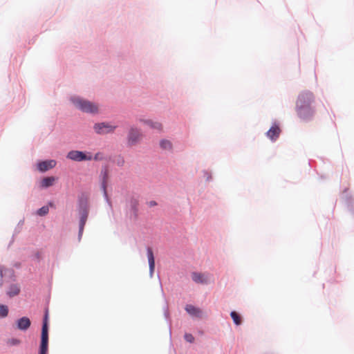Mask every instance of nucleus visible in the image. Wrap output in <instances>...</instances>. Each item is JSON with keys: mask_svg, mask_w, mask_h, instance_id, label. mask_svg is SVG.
<instances>
[{"mask_svg": "<svg viewBox=\"0 0 354 354\" xmlns=\"http://www.w3.org/2000/svg\"><path fill=\"white\" fill-rule=\"evenodd\" d=\"M192 278L194 281L198 283H206L207 282V279L204 274L193 272Z\"/></svg>", "mask_w": 354, "mask_h": 354, "instance_id": "nucleus-14", "label": "nucleus"}, {"mask_svg": "<svg viewBox=\"0 0 354 354\" xmlns=\"http://www.w3.org/2000/svg\"><path fill=\"white\" fill-rule=\"evenodd\" d=\"M88 214V213L86 209H84L81 212V216H80V230H79V237L80 238L82 235L84 227V225L87 221Z\"/></svg>", "mask_w": 354, "mask_h": 354, "instance_id": "nucleus-12", "label": "nucleus"}, {"mask_svg": "<svg viewBox=\"0 0 354 354\" xmlns=\"http://www.w3.org/2000/svg\"><path fill=\"white\" fill-rule=\"evenodd\" d=\"M8 314V308L7 306L0 304V317H6Z\"/></svg>", "mask_w": 354, "mask_h": 354, "instance_id": "nucleus-21", "label": "nucleus"}, {"mask_svg": "<svg viewBox=\"0 0 354 354\" xmlns=\"http://www.w3.org/2000/svg\"><path fill=\"white\" fill-rule=\"evenodd\" d=\"M100 176L102 178V188L103 189L105 196L106 197L107 196L106 187H107V183H108V180H109L108 169L106 168L102 169Z\"/></svg>", "mask_w": 354, "mask_h": 354, "instance_id": "nucleus-10", "label": "nucleus"}, {"mask_svg": "<svg viewBox=\"0 0 354 354\" xmlns=\"http://www.w3.org/2000/svg\"><path fill=\"white\" fill-rule=\"evenodd\" d=\"M71 101L77 109L84 112L91 113L97 112V106L88 100L82 99L79 97H73L71 98Z\"/></svg>", "mask_w": 354, "mask_h": 354, "instance_id": "nucleus-3", "label": "nucleus"}, {"mask_svg": "<svg viewBox=\"0 0 354 354\" xmlns=\"http://www.w3.org/2000/svg\"><path fill=\"white\" fill-rule=\"evenodd\" d=\"M93 128L97 133L106 134L113 132L115 130V127L108 123L102 122L95 124Z\"/></svg>", "mask_w": 354, "mask_h": 354, "instance_id": "nucleus-7", "label": "nucleus"}, {"mask_svg": "<svg viewBox=\"0 0 354 354\" xmlns=\"http://www.w3.org/2000/svg\"><path fill=\"white\" fill-rule=\"evenodd\" d=\"M230 315L236 325H240L241 324V318L236 312H231Z\"/></svg>", "mask_w": 354, "mask_h": 354, "instance_id": "nucleus-20", "label": "nucleus"}, {"mask_svg": "<svg viewBox=\"0 0 354 354\" xmlns=\"http://www.w3.org/2000/svg\"><path fill=\"white\" fill-rule=\"evenodd\" d=\"M142 138L140 131L136 128H131L128 133V144L131 146L136 145Z\"/></svg>", "mask_w": 354, "mask_h": 354, "instance_id": "nucleus-6", "label": "nucleus"}, {"mask_svg": "<svg viewBox=\"0 0 354 354\" xmlns=\"http://www.w3.org/2000/svg\"><path fill=\"white\" fill-rule=\"evenodd\" d=\"M185 339L188 342H193L194 340V337L191 334H185Z\"/></svg>", "mask_w": 354, "mask_h": 354, "instance_id": "nucleus-23", "label": "nucleus"}, {"mask_svg": "<svg viewBox=\"0 0 354 354\" xmlns=\"http://www.w3.org/2000/svg\"><path fill=\"white\" fill-rule=\"evenodd\" d=\"M55 165L56 162L55 160H46L39 162L37 167L39 171H46L51 168H53Z\"/></svg>", "mask_w": 354, "mask_h": 354, "instance_id": "nucleus-11", "label": "nucleus"}, {"mask_svg": "<svg viewBox=\"0 0 354 354\" xmlns=\"http://www.w3.org/2000/svg\"><path fill=\"white\" fill-rule=\"evenodd\" d=\"M314 97L312 93L304 91L299 94L297 101V111L300 118L308 119L313 115L310 104Z\"/></svg>", "mask_w": 354, "mask_h": 354, "instance_id": "nucleus-1", "label": "nucleus"}, {"mask_svg": "<svg viewBox=\"0 0 354 354\" xmlns=\"http://www.w3.org/2000/svg\"><path fill=\"white\" fill-rule=\"evenodd\" d=\"M30 324V320L27 317H23L17 321V327L21 330H26L29 328Z\"/></svg>", "mask_w": 354, "mask_h": 354, "instance_id": "nucleus-8", "label": "nucleus"}, {"mask_svg": "<svg viewBox=\"0 0 354 354\" xmlns=\"http://www.w3.org/2000/svg\"><path fill=\"white\" fill-rule=\"evenodd\" d=\"M185 310L191 315L196 317H201L202 315V311L192 305H187Z\"/></svg>", "mask_w": 354, "mask_h": 354, "instance_id": "nucleus-15", "label": "nucleus"}, {"mask_svg": "<svg viewBox=\"0 0 354 354\" xmlns=\"http://www.w3.org/2000/svg\"><path fill=\"white\" fill-rule=\"evenodd\" d=\"M49 209L48 206H44L38 209L37 214L39 216H44L48 213Z\"/></svg>", "mask_w": 354, "mask_h": 354, "instance_id": "nucleus-22", "label": "nucleus"}, {"mask_svg": "<svg viewBox=\"0 0 354 354\" xmlns=\"http://www.w3.org/2000/svg\"><path fill=\"white\" fill-rule=\"evenodd\" d=\"M160 147L162 149L170 151L172 149V144L169 140H162L160 142Z\"/></svg>", "mask_w": 354, "mask_h": 354, "instance_id": "nucleus-19", "label": "nucleus"}, {"mask_svg": "<svg viewBox=\"0 0 354 354\" xmlns=\"http://www.w3.org/2000/svg\"><path fill=\"white\" fill-rule=\"evenodd\" d=\"M139 198L138 196H131L128 201L129 209L127 211L126 216L131 222L138 219Z\"/></svg>", "mask_w": 354, "mask_h": 354, "instance_id": "nucleus-2", "label": "nucleus"}, {"mask_svg": "<svg viewBox=\"0 0 354 354\" xmlns=\"http://www.w3.org/2000/svg\"><path fill=\"white\" fill-rule=\"evenodd\" d=\"M67 158L76 162L91 160L93 156L91 152L73 150L68 153Z\"/></svg>", "mask_w": 354, "mask_h": 354, "instance_id": "nucleus-5", "label": "nucleus"}, {"mask_svg": "<svg viewBox=\"0 0 354 354\" xmlns=\"http://www.w3.org/2000/svg\"><path fill=\"white\" fill-rule=\"evenodd\" d=\"M150 206H154L156 205V203L155 201H151L149 203Z\"/></svg>", "mask_w": 354, "mask_h": 354, "instance_id": "nucleus-27", "label": "nucleus"}, {"mask_svg": "<svg viewBox=\"0 0 354 354\" xmlns=\"http://www.w3.org/2000/svg\"><path fill=\"white\" fill-rule=\"evenodd\" d=\"M3 268L0 267V287L3 285Z\"/></svg>", "mask_w": 354, "mask_h": 354, "instance_id": "nucleus-25", "label": "nucleus"}, {"mask_svg": "<svg viewBox=\"0 0 354 354\" xmlns=\"http://www.w3.org/2000/svg\"><path fill=\"white\" fill-rule=\"evenodd\" d=\"M147 258H148V261H149V265L150 272H151V274H152L153 272V270L155 268V259H154L153 251H152L151 248H147Z\"/></svg>", "mask_w": 354, "mask_h": 354, "instance_id": "nucleus-13", "label": "nucleus"}, {"mask_svg": "<svg viewBox=\"0 0 354 354\" xmlns=\"http://www.w3.org/2000/svg\"><path fill=\"white\" fill-rule=\"evenodd\" d=\"M93 159H94L95 160H102L103 159V157H102V154L100 152L95 153V156L93 157Z\"/></svg>", "mask_w": 354, "mask_h": 354, "instance_id": "nucleus-24", "label": "nucleus"}, {"mask_svg": "<svg viewBox=\"0 0 354 354\" xmlns=\"http://www.w3.org/2000/svg\"><path fill=\"white\" fill-rule=\"evenodd\" d=\"M55 180L56 178L53 176L46 177L43 178L42 180L41 181V186L44 188L50 187L54 184Z\"/></svg>", "mask_w": 354, "mask_h": 354, "instance_id": "nucleus-16", "label": "nucleus"}, {"mask_svg": "<svg viewBox=\"0 0 354 354\" xmlns=\"http://www.w3.org/2000/svg\"><path fill=\"white\" fill-rule=\"evenodd\" d=\"M20 292L19 287L16 284H12L10 286L8 290L7 291V294L9 297H12L17 295Z\"/></svg>", "mask_w": 354, "mask_h": 354, "instance_id": "nucleus-17", "label": "nucleus"}, {"mask_svg": "<svg viewBox=\"0 0 354 354\" xmlns=\"http://www.w3.org/2000/svg\"><path fill=\"white\" fill-rule=\"evenodd\" d=\"M281 133V129L277 124H274L271 127V128L266 133L267 136L271 140H275L279 136Z\"/></svg>", "mask_w": 354, "mask_h": 354, "instance_id": "nucleus-9", "label": "nucleus"}, {"mask_svg": "<svg viewBox=\"0 0 354 354\" xmlns=\"http://www.w3.org/2000/svg\"><path fill=\"white\" fill-rule=\"evenodd\" d=\"M48 344V313H46L44 316V322H43L39 354H47Z\"/></svg>", "mask_w": 354, "mask_h": 354, "instance_id": "nucleus-4", "label": "nucleus"}, {"mask_svg": "<svg viewBox=\"0 0 354 354\" xmlns=\"http://www.w3.org/2000/svg\"><path fill=\"white\" fill-rule=\"evenodd\" d=\"M10 344L12 345H17L20 343V341L17 339H12L9 341Z\"/></svg>", "mask_w": 354, "mask_h": 354, "instance_id": "nucleus-26", "label": "nucleus"}, {"mask_svg": "<svg viewBox=\"0 0 354 354\" xmlns=\"http://www.w3.org/2000/svg\"><path fill=\"white\" fill-rule=\"evenodd\" d=\"M146 124L149 126L150 127L156 129H162V124L160 122H153L151 120H142Z\"/></svg>", "mask_w": 354, "mask_h": 354, "instance_id": "nucleus-18", "label": "nucleus"}]
</instances>
